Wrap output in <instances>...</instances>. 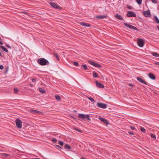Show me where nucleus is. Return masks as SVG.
<instances>
[{"instance_id":"nucleus-29","label":"nucleus","mask_w":159,"mask_h":159,"mask_svg":"<svg viewBox=\"0 0 159 159\" xmlns=\"http://www.w3.org/2000/svg\"><path fill=\"white\" fill-rule=\"evenodd\" d=\"M2 156L5 157H7L10 156V155L7 153H2Z\"/></svg>"},{"instance_id":"nucleus-28","label":"nucleus","mask_w":159,"mask_h":159,"mask_svg":"<svg viewBox=\"0 0 159 159\" xmlns=\"http://www.w3.org/2000/svg\"><path fill=\"white\" fill-rule=\"evenodd\" d=\"M54 56L56 57V58L57 59V60H59V59L57 54L56 53H54Z\"/></svg>"},{"instance_id":"nucleus-21","label":"nucleus","mask_w":159,"mask_h":159,"mask_svg":"<svg viewBox=\"0 0 159 159\" xmlns=\"http://www.w3.org/2000/svg\"><path fill=\"white\" fill-rule=\"evenodd\" d=\"M87 98L90 100L93 103H94L95 102V100L92 98L87 96Z\"/></svg>"},{"instance_id":"nucleus-18","label":"nucleus","mask_w":159,"mask_h":159,"mask_svg":"<svg viewBox=\"0 0 159 159\" xmlns=\"http://www.w3.org/2000/svg\"><path fill=\"white\" fill-rule=\"evenodd\" d=\"M81 68L84 69L85 70H88L89 69L86 65H82Z\"/></svg>"},{"instance_id":"nucleus-20","label":"nucleus","mask_w":159,"mask_h":159,"mask_svg":"<svg viewBox=\"0 0 159 159\" xmlns=\"http://www.w3.org/2000/svg\"><path fill=\"white\" fill-rule=\"evenodd\" d=\"M64 148L66 149H70L71 148V147L68 144H66L65 145Z\"/></svg>"},{"instance_id":"nucleus-41","label":"nucleus","mask_w":159,"mask_h":159,"mask_svg":"<svg viewBox=\"0 0 159 159\" xmlns=\"http://www.w3.org/2000/svg\"><path fill=\"white\" fill-rule=\"evenodd\" d=\"M4 69V67L3 65H0V69L1 70H3Z\"/></svg>"},{"instance_id":"nucleus-45","label":"nucleus","mask_w":159,"mask_h":159,"mask_svg":"<svg viewBox=\"0 0 159 159\" xmlns=\"http://www.w3.org/2000/svg\"><path fill=\"white\" fill-rule=\"evenodd\" d=\"M1 39V38L0 37V40ZM3 43L2 41L0 40V44L2 45L3 44Z\"/></svg>"},{"instance_id":"nucleus-6","label":"nucleus","mask_w":159,"mask_h":159,"mask_svg":"<svg viewBox=\"0 0 159 159\" xmlns=\"http://www.w3.org/2000/svg\"><path fill=\"white\" fill-rule=\"evenodd\" d=\"M97 106L98 107L103 109L106 108L107 107L106 104L100 102L97 103Z\"/></svg>"},{"instance_id":"nucleus-19","label":"nucleus","mask_w":159,"mask_h":159,"mask_svg":"<svg viewBox=\"0 0 159 159\" xmlns=\"http://www.w3.org/2000/svg\"><path fill=\"white\" fill-rule=\"evenodd\" d=\"M1 48L5 52H8V51L7 50V48L5 47L4 46H0Z\"/></svg>"},{"instance_id":"nucleus-36","label":"nucleus","mask_w":159,"mask_h":159,"mask_svg":"<svg viewBox=\"0 0 159 159\" xmlns=\"http://www.w3.org/2000/svg\"><path fill=\"white\" fill-rule=\"evenodd\" d=\"M19 90L17 88H15L14 89V91L15 93H16L18 92Z\"/></svg>"},{"instance_id":"nucleus-17","label":"nucleus","mask_w":159,"mask_h":159,"mask_svg":"<svg viewBox=\"0 0 159 159\" xmlns=\"http://www.w3.org/2000/svg\"><path fill=\"white\" fill-rule=\"evenodd\" d=\"M80 24L82 25V26H85V27H89L90 26V25L87 23H85L84 22H80Z\"/></svg>"},{"instance_id":"nucleus-22","label":"nucleus","mask_w":159,"mask_h":159,"mask_svg":"<svg viewBox=\"0 0 159 159\" xmlns=\"http://www.w3.org/2000/svg\"><path fill=\"white\" fill-rule=\"evenodd\" d=\"M152 55L155 57H159V54L157 53L156 52H153L152 53Z\"/></svg>"},{"instance_id":"nucleus-33","label":"nucleus","mask_w":159,"mask_h":159,"mask_svg":"<svg viewBox=\"0 0 159 159\" xmlns=\"http://www.w3.org/2000/svg\"><path fill=\"white\" fill-rule=\"evenodd\" d=\"M55 146H56L55 148H57V149L59 150L61 149H62V148L58 145H55Z\"/></svg>"},{"instance_id":"nucleus-4","label":"nucleus","mask_w":159,"mask_h":159,"mask_svg":"<svg viewBox=\"0 0 159 159\" xmlns=\"http://www.w3.org/2000/svg\"><path fill=\"white\" fill-rule=\"evenodd\" d=\"M88 62L89 63L91 64V65L98 68H100L101 67H102V66L100 65V64L96 62H95L94 61H89Z\"/></svg>"},{"instance_id":"nucleus-14","label":"nucleus","mask_w":159,"mask_h":159,"mask_svg":"<svg viewBox=\"0 0 159 159\" xmlns=\"http://www.w3.org/2000/svg\"><path fill=\"white\" fill-rule=\"evenodd\" d=\"M149 77L152 80H154L156 79V77L152 73H150L148 74Z\"/></svg>"},{"instance_id":"nucleus-46","label":"nucleus","mask_w":159,"mask_h":159,"mask_svg":"<svg viewBox=\"0 0 159 159\" xmlns=\"http://www.w3.org/2000/svg\"><path fill=\"white\" fill-rule=\"evenodd\" d=\"M155 64L156 65H159V62H156L155 63Z\"/></svg>"},{"instance_id":"nucleus-15","label":"nucleus","mask_w":159,"mask_h":159,"mask_svg":"<svg viewBox=\"0 0 159 159\" xmlns=\"http://www.w3.org/2000/svg\"><path fill=\"white\" fill-rule=\"evenodd\" d=\"M115 17L116 18L120 20H123V19L122 18L121 16L117 13L115 15Z\"/></svg>"},{"instance_id":"nucleus-50","label":"nucleus","mask_w":159,"mask_h":159,"mask_svg":"<svg viewBox=\"0 0 159 159\" xmlns=\"http://www.w3.org/2000/svg\"><path fill=\"white\" fill-rule=\"evenodd\" d=\"M157 28L158 30H159V25H157Z\"/></svg>"},{"instance_id":"nucleus-30","label":"nucleus","mask_w":159,"mask_h":159,"mask_svg":"<svg viewBox=\"0 0 159 159\" xmlns=\"http://www.w3.org/2000/svg\"><path fill=\"white\" fill-rule=\"evenodd\" d=\"M72 63L73 64V65L76 66H79V64L77 62L73 61L72 62Z\"/></svg>"},{"instance_id":"nucleus-31","label":"nucleus","mask_w":159,"mask_h":159,"mask_svg":"<svg viewBox=\"0 0 159 159\" xmlns=\"http://www.w3.org/2000/svg\"><path fill=\"white\" fill-rule=\"evenodd\" d=\"M151 136L152 138H153L154 139H156V136L154 134H151Z\"/></svg>"},{"instance_id":"nucleus-7","label":"nucleus","mask_w":159,"mask_h":159,"mask_svg":"<svg viewBox=\"0 0 159 159\" xmlns=\"http://www.w3.org/2000/svg\"><path fill=\"white\" fill-rule=\"evenodd\" d=\"M49 4L51 6L55 8L58 9H61V7L55 2H51L49 3Z\"/></svg>"},{"instance_id":"nucleus-24","label":"nucleus","mask_w":159,"mask_h":159,"mask_svg":"<svg viewBox=\"0 0 159 159\" xmlns=\"http://www.w3.org/2000/svg\"><path fill=\"white\" fill-rule=\"evenodd\" d=\"M55 98L57 101H60L61 100V98L58 95H56L55 96Z\"/></svg>"},{"instance_id":"nucleus-8","label":"nucleus","mask_w":159,"mask_h":159,"mask_svg":"<svg viewBox=\"0 0 159 159\" xmlns=\"http://www.w3.org/2000/svg\"><path fill=\"white\" fill-rule=\"evenodd\" d=\"M124 25L127 27L131 29L137 31L138 30V29L137 28L132 25L128 24L126 23H124Z\"/></svg>"},{"instance_id":"nucleus-9","label":"nucleus","mask_w":159,"mask_h":159,"mask_svg":"<svg viewBox=\"0 0 159 159\" xmlns=\"http://www.w3.org/2000/svg\"><path fill=\"white\" fill-rule=\"evenodd\" d=\"M127 16L129 17H136V15L133 11H129L127 12Z\"/></svg>"},{"instance_id":"nucleus-49","label":"nucleus","mask_w":159,"mask_h":159,"mask_svg":"<svg viewBox=\"0 0 159 159\" xmlns=\"http://www.w3.org/2000/svg\"><path fill=\"white\" fill-rule=\"evenodd\" d=\"M30 87H33V84H30Z\"/></svg>"},{"instance_id":"nucleus-26","label":"nucleus","mask_w":159,"mask_h":159,"mask_svg":"<svg viewBox=\"0 0 159 159\" xmlns=\"http://www.w3.org/2000/svg\"><path fill=\"white\" fill-rule=\"evenodd\" d=\"M98 74L95 71H93V76L95 77V78H97V77H98Z\"/></svg>"},{"instance_id":"nucleus-43","label":"nucleus","mask_w":159,"mask_h":159,"mask_svg":"<svg viewBox=\"0 0 159 159\" xmlns=\"http://www.w3.org/2000/svg\"><path fill=\"white\" fill-rule=\"evenodd\" d=\"M129 86H131V87H133V86L134 85V84L131 83L130 84H129Z\"/></svg>"},{"instance_id":"nucleus-34","label":"nucleus","mask_w":159,"mask_h":159,"mask_svg":"<svg viewBox=\"0 0 159 159\" xmlns=\"http://www.w3.org/2000/svg\"><path fill=\"white\" fill-rule=\"evenodd\" d=\"M142 0H136V2L139 5H140L141 4Z\"/></svg>"},{"instance_id":"nucleus-11","label":"nucleus","mask_w":159,"mask_h":159,"mask_svg":"<svg viewBox=\"0 0 159 159\" xmlns=\"http://www.w3.org/2000/svg\"><path fill=\"white\" fill-rule=\"evenodd\" d=\"M99 119L102 122H103L106 125H108L109 124L108 122V121L107 120H106V119L103 118L102 117H99Z\"/></svg>"},{"instance_id":"nucleus-37","label":"nucleus","mask_w":159,"mask_h":159,"mask_svg":"<svg viewBox=\"0 0 159 159\" xmlns=\"http://www.w3.org/2000/svg\"><path fill=\"white\" fill-rule=\"evenodd\" d=\"M74 129L75 130L79 132H80V133H81L82 132V131L81 130H80V129H77L76 128H74Z\"/></svg>"},{"instance_id":"nucleus-23","label":"nucleus","mask_w":159,"mask_h":159,"mask_svg":"<svg viewBox=\"0 0 159 159\" xmlns=\"http://www.w3.org/2000/svg\"><path fill=\"white\" fill-rule=\"evenodd\" d=\"M39 90L40 92L41 93H44L45 92V90L43 89L39 88Z\"/></svg>"},{"instance_id":"nucleus-12","label":"nucleus","mask_w":159,"mask_h":159,"mask_svg":"<svg viewBox=\"0 0 159 159\" xmlns=\"http://www.w3.org/2000/svg\"><path fill=\"white\" fill-rule=\"evenodd\" d=\"M96 86L100 88H103L104 87V85L96 81L95 82Z\"/></svg>"},{"instance_id":"nucleus-1","label":"nucleus","mask_w":159,"mask_h":159,"mask_svg":"<svg viewBox=\"0 0 159 159\" xmlns=\"http://www.w3.org/2000/svg\"><path fill=\"white\" fill-rule=\"evenodd\" d=\"M37 63L41 66L48 65L49 64V61L46 59L43 58H40L37 60Z\"/></svg>"},{"instance_id":"nucleus-5","label":"nucleus","mask_w":159,"mask_h":159,"mask_svg":"<svg viewBox=\"0 0 159 159\" xmlns=\"http://www.w3.org/2000/svg\"><path fill=\"white\" fill-rule=\"evenodd\" d=\"M137 43L138 46L140 47H143L144 45V41L141 39H138L137 41Z\"/></svg>"},{"instance_id":"nucleus-16","label":"nucleus","mask_w":159,"mask_h":159,"mask_svg":"<svg viewBox=\"0 0 159 159\" xmlns=\"http://www.w3.org/2000/svg\"><path fill=\"white\" fill-rule=\"evenodd\" d=\"M30 112L31 113L34 114H39L41 113V112L40 111L33 109L31 110H30Z\"/></svg>"},{"instance_id":"nucleus-40","label":"nucleus","mask_w":159,"mask_h":159,"mask_svg":"<svg viewBox=\"0 0 159 159\" xmlns=\"http://www.w3.org/2000/svg\"><path fill=\"white\" fill-rule=\"evenodd\" d=\"M52 141L53 142H56L57 141V139L55 138H52Z\"/></svg>"},{"instance_id":"nucleus-39","label":"nucleus","mask_w":159,"mask_h":159,"mask_svg":"<svg viewBox=\"0 0 159 159\" xmlns=\"http://www.w3.org/2000/svg\"><path fill=\"white\" fill-rule=\"evenodd\" d=\"M127 7L129 9H132V7L128 5L127 6Z\"/></svg>"},{"instance_id":"nucleus-48","label":"nucleus","mask_w":159,"mask_h":159,"mask_svg":"<svg viewBox=\"0 0 159 159\" xmlns=\"http://www.w3.org/2000/svg\"><path fill=\"white\" fill-rule=\"evenodd\" d=\"M128 133L129 134H132V135H133L134 134L133 133L131 132H128Z\"/></svg>"},{"instance_id":"nucleus-52","label":"nucleus","mask_w":159,"mask_h":159,"mask_svg":"<svg viewBox=\"0 0 159 159\" xmlns=\"http://www.w3.org/2000/svg\"><path fill=\"white\" fill-rule=\"evenodd\" d=\"M33 159H40L39 158H33Z\"/></svg>"},{"instance_id":"nucleus-27","label":"nucleus","mask_w":159,"mask_h":159,"mask_svg":"<svg viewBox=\"0 0 159 159\" xmlns=\"http://www.w3.org/2000/svg\"><path fill=\"white\" fill-rule=\"evenodd\" d=\"M106 17V16H97V18L99 19H103Z\"/></svg>"},{"instance_id":"nucleus-32","label":"nucleus","mask_w":159,"mask_h":159,"mask_svg":"<svg viewBox=\"0 0 159 159\" xmlns=\"http://www.w3.org/2000/svg\"><path fill=\"white\" fill-rule=\"evenodd\" d=\"M58 144H59L61 146H63L64 144V143L61 140H59L58 142Z\"/></svg>"},{"instance_id":"nucleus-2","label":"nucleus","mask_w":159,"mask_h":159,"mask_svg":"<svg viewBox=\"0 0 159 159\" xmlns=\"http://www.w3.org/2000/svg\"><path fill=\"white\" fill-rule=\"evenodd\" d=\"M78 117L79 118L83 120H84L85 119L88 120H91V119L89 117L90 116L89 115H85L84 114H80L78 115Z\"/></svg>"},{"instance_id":"nucleus-13","label":"nucleus","mask_w":159,"mask_h":159,"mask_svg":"<svg viewBox=\"0 0 159 159\" xmlns=\"http://www.w3.org/2000/svg\"><path fill=\"white\" fill-rule=\"evenodd\" d=\"M137 79L141 83H143L146 85H147V83L143 79H142L141 78L139 77H137Z\"/></svg>"},{"instance_id":"nucleus-3","label":"nucleus","mask_w":159,"mask_h":159,"mask_svg":"<svg viewBox=\"0 0 159 159\" xmlns=\"http://www.w3.org/2000/svg\"><path fill=\"white\" fill-rule=\"evenodd\" d=\"M16 127L20 129L22 128V121L19 119L17 118L15 120Z\"/></svg>"},{"instance_id":"nucleus-47","label":"nucleus","mask_w":159,"mask_h":159,"mask_svg":"<svg viewBox=\"0 0 159 159\" xmlns=\"http://www.w3.org/2000/svg\"><path fill=\"white\" fill-rule=\"evenodd\" d=\"M6 46L8 48H11V47L9 45H6Z\"/></svg>"},{"instance_id":"nucleus-35","label":"nucleus","mask_w":159,"mask_h":159,"mask_svg":"<svg viewBox=\"0 0 159 159\" xmlns=\"http://www.w3.org/2000/svg\"><path fill=\"white\" fill-rule=\"evenodd\" d=\"M140 130L142 132H145L146 130L143 127H141Z\"/></svg>"},{"instance_id":"nucleus-38","label":"nucleus","mask_w":159,"mask_h":159,"mask_svg":"<svg viewBox=\"0 0 159 159\" xmlns=\"http://www.w3.org/2000/svg\"><path fill=\"white\" fill-rule=\"evenodd\" d=\"M151 1L154 3H157V0H152Z\"/></svg>"},{"instance_id":"nucleus-25","label":"nucleus","mask_w":159,"mask_h":159,"mask_svg":"<svg viewBox=\"0 0 159 159\" xmlns=\"http://www.w3.org/2000/svg\"><path fill=\"white\" fill-rule=\"evenodd\" d=\"M155 20L157 23L159 24V19L156 16H154Z\"/></svg>"},{"instance_id":"nucleus-42","label":"nucleus","mask_w":159,"mask_h":159,"mask_svg":"<svg viewBox=\"0 0 159 159\" xmlns=\"http://www.w3.org/2000/svg\"><path fill=\"white\" fill-rule=\"evenodd\" d=\"M130 128L132 130H134L135 129V128L134 127V126H130Z\"/></svg>"},{"instance_id":"nucleus-53","label":"nucleus","mask_w":159,"mask_h":159,"mask_svg":"<svg viewBox=\"0 0 159 159\" xmlns=\"http://www.w3.org/2000/svg\"><path fill=\"white\" fill-rule=\"evenodd\" d=\"M24 13H26V12H24Z\"/></svg>"},{"instance_id":"nucleus-44","label":"nucleus","mask_w":159,"mask_h":159,"mask_svg":"<svg viewBox=\"0 0 159 159\" xmlns=\"http://www.w3.org/2000/svg\"><path fill=\"white\" fill-rule=\"evenodd\" d=\"M32 82H35L36 81V80L35 79H34V78H33L32 79Z\"/></svg>"},{"instance_id":"nucleus-51","label":"nucleus","mask_w":159,"mask_h":159,"mask_svg":"<svg viewBox=\"0 0 159 159\" xmlns=\"http://www.w3.org/2000/svg\"><path fill=\"white\" fill-rule=\"evenodd\" d=\"M2 56V54L1 53V52H0V56Z\"/></svg>"},{"instance_id":"nucleus-10","label":"nucleus","mask_w":159,"mask_h":159,"mask_svg":"<svg viewBox=\"0 0 159 159\" xmlns=\"http://www.w3.org/2000/svg\"><path fill=\"white\" fill-rule=\"evenodd\" d=\"M143 13L145 17H149L151 16L150 11L149 10L143 11Z\"/></svg>"}]
</instances>
